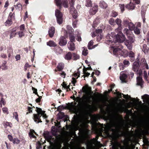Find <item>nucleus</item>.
<instances>
[{"label": "nucleus", "mask_w": 149, "mask_h": 149, "mask_svg": "<svg viewBox=\"0 0 149 149\" xmlns=\"http://www.w3.org/2000/svg\"><path fill=\"white\" fill-rule=\"evenodd\" d=\"M93 41L92 40H91L88 43V49H91L97 46V45H96L92 46L93 44Z\"/></svg>", "instance_id": "obj_24"}, {"label": "nucleus", "mask_w": 149, "mask_h": 149, "mask_svg": "<svg viewBox=\"0 0 149 149\" xmlns=\"http://www.w3.org/2000/svg\"><path fill=\"white\" fill-rule=\"evenodd\" d=\"M115 21L113 18H111L109 20V23L111 25H114L115 24Z\"/></svg>", "instance_id": "obj_50"}, {"label": "nucleus", "mask_w": 149, "mask_h": 149, "mask_svg": "<svg viewBox=\"0 0 149 149\" xmlns=\"http://www.w3.org/2000/svg\"><path fill=\"white\" fill-rule=\"evenodd\" d=\"M65 109V106H63V105L60 106L58 107L57 108V110L59 111H60L63 110H64Z\"/></svg>", "instance_id": "obj_51"}, {"label": "nucleus", "mask_w": 149, "mask_h": 149, "mask_svg": "<svg viewBox=\"0 0 149 149\" xmlns=\"http://www.w3.org/2000/svg\"><path fill=\"white\" fill-rule=\"evenodd\" d=\"M25 26L24 24L21 25L20 26V31H24Z\"/></svg>", "instance_id": "obj_63"}, {"label": "nucleus", "mask_w": 149, "mask_h": 149, "mask_svg": "<svg viewBox=\"0 0 149 149\" xmlns=\"http://www.w3.org/2000/svg\"><path fill=\"white\" fill-rule=\"evenodd\" d=\"M125 45L127 47L128 49L129 50H131L132 49V46L131 44L127 41H126L125 42Z\"/></svg>", "instance_id": "obj_41"}, {"label": "nucleus", "mask_w": 149, "mask_h": 149, "mask_svg": "<svg viewBox=\"0 0 149 149\" xmlns=\"http://www.w3.org/2000/svg\"><path fill=\"white\" fill-rule=\"evenodd\" d=\"M130 22L127 19H124L123 21V24L125 26H127Z\"/></svg>", "instance_id": "obj_38"}, {"label": "nucleus", "mask_w": 149, "mask_h": 149, "mask_svg": "<svg viewBox=\"0 0 149 149\" xmlns=\"http://www.w3.org/2000/svg\"><path fill=\"white\" fill-rule=\"evenodd\" d=\"M122 49H120V55L121 56H123L124 57L125 56L126 53H127V51L126 50H122Z\"/></svg>", "instance_id": "obj_37"}, {"label": "nucleus", "mask_w": 149, "mask_h": 149, "mask_svg": "<svg viewBox=\"0 0 149 149\" xmlns=\"http://www.w3.org/2000/svg\"><path fill=\"white\" fill-rule=\"evenodd\" d=\"M11 17L9 16L8 17V19L5 23V24L6 26H9L12 23V21L11 20Z\"/></svg>", "instance_id": "obj_21"}, {"label": "nucleus", "mask_w": 149, "mask_h": 149, "mask_svg": "<svg viewBox=\"0 0 149 149\" xmlns=\"http://www.w3.org/2000/svg\"><path fill=\"white\" fill-rule=\"evenodd\" d=\"M139 61L138 58H137L136 59V61L133 63L132 65V70L135 72H137V74L139 75L142 73L141 71L139 70Z\"/></svg>", "instance_id": "obj_6"}, {"label": "nucleus", "mask_w": 149, "mask_h": 149, "mask_svg": "<svg viewBox=\"0 0 149 149\" xmlns=\"http://www.w3.org/2000/svg\"><path fill=\"white\" fill-rule=\"evenodd\" d=\"M143 76L144 79L149 83V81L148 79V77L147 75V72L145 71H144L143 72Z\"/></svg>", "instance_id": "obj_47"}, {"label": "nucleus", "mask_w": 149, "mask_h": 149, "mask_svg": "<svg viewBox=\"0 0 149 149\" xmlns=\"http://www.w3.org/2000/svg\"><path fill=\"white\" fill-rule=\"evenodd\" d=\"M129 29L131 30H133L135 27L134 24L131 22H130L128 25Z\"/></svg>", "instance_id": "obj_35"}, {"label": "nucleus", "mask_w": 149, "mask_h": 149, "mask_svg": "<svg viewBox=\"0 0 149 149\" xmlns=\"http://www.w3.org/2000/svg\"><path fill=\"white\" fill-rule=\"evenodd\" d=\"M47 45L50 47H55L56 46V44L53 41H50L47 42Z\"/></svg>", "instance_id": "obj_36"}, {"label": "nucleus", "mask_w": 149, "mask_h": 149, "mask_svg": "<svg viewBox=\"0 0 149 149\" xmlns=\"http://www.w3.org/2000/svg\"><path fill=\"white\" fill-rule=\"evenodd\" d=\"M127 77V75L126 74L123 73V72H122L120 74V80L123 82H125V80Z\"/></svg>", "instance_id": "obj_22"}, {"label": "nucleus", "mask_w": 149, "mask_h": 149, "mask_svg": "<svg viewBox=\"0 0 149 149\" xmlns=\"http://www.w3.org/2000/svg\"><path fill=\"white\" fill-rule=\"evenodd\" d=\"M16 29H13L12 30L11 33L10 35V38H13L15 36V35L16 34Z\"/></svg>", "instance_id": "obj_34"}, {"label": "nucleus", "mask_w": 149, "mask_h": 149, "mask_svg": "<svg viewBox=\"0 0 149 149\" xmlns=\"http://www.w3.org/2000/svg\"><path fill=\"white\" fill-rule=\"evenodd\" d=\"M119 6L122 12H123L124 10V6L123 4H119Z\"/></svg>", "instance_id": "obj_58"}, {"label": "nucleus", "mask_w": 149, "mask_h": 149, "mask_svg": "<svg viewBox=\"0 0 149 149\" xmlns=\"http://www.w3.org/2000/svg\"><path fill=\"white\" fill-rule=\"evenodd\" d=\"M68 48L71 51H74L75 49L74 43L71 42H69L68 44Z\"/></svg>", "instance_id": "obj_14"}, {"label": "nucleus", "mask_w": 149, "mask_h": 149, "mask_svg": "<svg viewBox=\"0 0 149 149\" xmlns=\"http://www.w3.org/2000/svg\"><path fill=\"white\" fill-rule=\"evenodd\" d=\"M93 92H92L91 90H90L88 92V95L90 96H88L87 97V101L88 102L89 104H91L92 102L91 100V98H92L94 102L97 101L100 98V96L98 93H97V95H96L95 97H93L91 95L93 93Z\"/></svg>", "instance_id": "obj_8"}, {"label": "nucleus", "mask_w": 149, "mask_h": 149, "mask_svg": "<svg viewBox=\"0 0 149 149\" xmlns=\"http://www.w3.org/2000/svg\"><path fill=\"white\" fill-rule=\"evenodd\" d=\"M75 0H69L70 6V13L72 15V17L74 19H76L78 16L77 12L75 8L73 6Z\"/></svg>", "instance_id": "obj_4"}, {"label": "nucleus", "mask_w": 149, "mask_h": 149, "mask_svg": "<svg viewBox=\"0 0 149 149\" xmlns=\"http://www.w3.org/2000/svg\"><path fill=\"white\" fill-rule=\"evenodd\" d=\"M143 101L147 104H149V95L145 94L142 96Z\"/></svg>", "instance_id": "obj_18"}, {"label": "nucleus", "mask_w": 149, "mask_h": 149, "mask_svg": "<svg viewBox=\"0 0 149 149\" xmlns=\"http://www.w3.org/2000/svg\"><path fill=\"white\" fill-rule=\"evenodd\" d=\"M64 65L62 63H60L58 65L57 68L59 71L62 70L64 68Z\"/></svg>", "instance_id": "obj_44"}, {"label": "nucleus", "mask_w": 149, "mask_h": 149, "mask_svg": "<svg viewBox=\"0 0 149 149\" xmlns=\"http://www.w3.org/2000/svg\"><path fill=\"white\" fill-rule=\"evenodd\" d=\"M92 141V143L93 144L96 145L98 146H100V143L98 142L97 139L94 138L93 139Z\"/></svg>", "instance_id": "obj_46"}, {"label": "nucleus", "mask_w": 149, "mask_h": 149, "mask_svg": "<svg viewBox=\"0 0 149 149\" xmlns=\"http://www.w3.org/2000/svg\"><path fill=\"white\" fill-rule=\"evenodd\" d=\"M112 127H114L115 129H111V131L114 133H116L118 130L117 125L116 123H114L111 125Z\"/></svg>", "instance_id": "obj_25"}, {"label": "nucleus", "mask_w": 149, "mask_h": 149, "mask_svg": "<svg viewBox=\"0 0 149 149\" xmlns=\"http://www.w3.org/2000/svg\"><path fill=\"white\" fill-rule=\"evenodd\" d=\"M89 122L87 116L85 114L83 113L79 117L74 118L72 123L74 127L84 128L86 127L87 124Z\"/></svg>", "instance_id": "obj_2"}, {"label": "nucleus", "mask_w": 149, "mask_h": 149, "mask_svg": "<svg viewBox=\"0 0 149 149\" xmlns=\"http://www.w3.org/2000/svg\"><path fill=\"white\" fill-rule=\"evenodd\" d=\"M13 117H15V118L17 121H19V119L18 118V115L17 112H15L13 113Z\"/></svg>", "instance_id": "obj_57"}, {"label": "nucleus", "mask_w": 149, "mask_h": 149, "mask_svg": "<svg viewBox=\"0 0 149 149\" xmlns=\"http://www.w3.org/2000/svg\"><path fill=\"white\" fill-rule=\"evenodd\" d=\"M111 49H113V52L114 55L116 56H118L120 55V49H123V47L122 45H120L118 47L114 48L113 46L111 47Z\"/></svg>", "instance_id": "obj_10"}, {"label": "nucleus", "mask_w": 149, "mask_h": 149, "mask_svg": "<svg viewBox=\"0 0 149 149\" xmlns=\"http://www.w3.org/2000/svg\"><path fill=\"white\" fill-rule=\"evenodd\" d=\"M6 63L7 62L6 61H4L2 63L1 66L0 67L1 68L2 70H6L8 69V66L6 65Z\"/></svg>", "instance_id": "obj_27"}, {"label": "nucleus", "mask_w": 149, "mask_h": 149, "mask_svg": "<svg viewBox=\"0 0 149 149\" xmlns=\"http://www.w3.org/2000/svg\"><path fill=\"white\" fill-rule=\"evenodd\" d=\"M2 110L3 113H6L7 114L8 113V110L7 107H5L3 108L2 109Z\"/></svg>", "instance_id": "obj_56"}, {"label": "nucleus", "mask_w": 149, "mask_h": 149, "mask_svg": "<svg viewBox=\"0 0 149 149\" xmlns=\"http://www.w3.org/2000/svg\"><path fill=\"white\" fill-rule=\"evenodd\" d=\"M2 104H3L4 106L6 104V102L4 100L3 97L1 98V99L0 101V107H2Z\"/></svg>", "instance_id": "obj_52"}, {"label": "nucleus", "mask_w": 149, "mask_h": 149, "mask_svg": "<svg viewBox=\"0 0 149 149\" xmlns=\"http://www.w3.org/2000/svg\"><path fill=\"white\" fill-rule=\"evenodd\" d=\"M126 7L129 10H133L135 8V6L133 3L130 2L126 5Z\"/></svg>", "instance_id": "obj_26"}, {"label": "nucleus", "mask_w": 149, "mask_h": 149, "mask_svg": "<svg viewBox=\"0 0 149 149\" xmlns=\"http://www.w3.org/2000/svg\"><path fill=\"white\" fill-rule=\"evenodd\" d=\"M55 29L54 27H51L49 29L48 33L49 36L52 37L54 36L55 33Z\"/></svg>", "instance_id": "obj_19"}, {"label": "nucleus", "mask_w": 149, "mask_h": 149, "mask_svg": "<svg viewBox=\"0 0 149 149\" xmlns=\"http://www.w3.org/2000/svg\"><path fill=\"white\" fill-rule=\"evenodd\" d=\"M69 38L70 40L69 42H73L75 41V37L74 34L70 33L69 35Z\"/></svg>", "instance_id": "obj_33"}, {"label": "nucleus", "mask_w": 149, "mask_h": 149, "mask_svg": "<svg viewBox=\"0 0 149 149\" xmlns=\"http://www.w3.org/2000/svg\"><path fill=\"white\" fill-rule=\"evenodd\" d=\"M134 54L132 51H130L129 53V56L131 58L130 61H133L134 60Z\"/></svg>", "instance_id": "obj_29"}, {"label": "nucleus", "mask_w": 149, "mask_h": 149, "mask_svg": "<svg viewBox=\"0 0 149 149\" xmlns=\"http://www.w3.org/2000/svg\"><path fill=\"white\" fill-rule=\"evenodd\" d=\"M57 115L59 119H61L65 116L64 113L61 111L58 113Z\"/></svg>", "instance_id": "obj_49"}, {"label": "nucleus", "mask_w": 149, "mask_h": 149, "mask_svg": "<svg viewBox=\"0 0 149 149\" xmlns=\"http://www.w3.org/2000/svg\"><path fill=\"white\" fill-rule=\"evenodd\" d=\"M98 10V6L96 4H94V6L91 8L89 11V13L92 15H95Z\"/></svg>", "instance_id": "obj_13"}, {"label": "nucleus", "mask_w": 149, "mask_h": 149, "mask_svg": "<svg viewBox=\"0 0 149 149\" xmlns=\"http://www.w3.org/2000/svg\"><path fill=\"white\" fill-rule=\"evenodd\" d=\"M115 22L116 24L118 26V27H122V20L121 19L117 18L115 20Z\"/></svg>", "instance_id": "obj_32"}, {"label": "nucleus", "mask_w": 149, "mask_h": 149, "mask_svg": "<svg viewBox=\"0 0 149 149\" xmlns=\"http://www.w3.org/2000/svg\"><path fill=\"white\" fill-rule=\"evenodd\" d=\"M123 63L124 65L126 67L128 66L130 64L129 61L126 60L123 61Z\"/></svg>", "instance_id": "obj_53"}, {"label": "nucleus", "mask_w": 149, "mask_h": 149, "mask_svg": "<svg viewBox=\"0 0 149 149\" xmlns=\"http://www.w3.org/2000/svg\"><path fill=\"white\" fill-rule=\"evenodd\" d=\"M55 1L57 6H60L63 5L64 7H65V5L64 3L61 1V0H55Z\"/></svg>", "instance_id": "obj_31"}, {"label": "nucleus", "mask_w": 149, "mask_h": 149, "mask_svg": "<svg viewBox=\"0 0 149 149\" xmlns=\"http://www.w3.org/2000/svg\"><path fill=\"white\" fill-rule=\"evenodd\" d=\"M24 32L22 31H20L18 32V34L19 37H22L24 36Z\"/></svg>", "instance_id": "obj_62"}, {"label": "nucleus", "mask_w": 149, "mask_h": 149, "mask_svg": "<svg viewBox=\"0 0 149 149\" xmlns=\"http://www.w3.org/2000/svg\"><path fill=\"white\" fill-rule=\"evenodd\" d=\"M118 15L117 13L114 11H113L112 12V13L111 14V16L113 17H116Z\"/></svg>", "instance_id": "obj_59"}, {"label": "nucleus", "mask_w": 149, "mask_h": 149, "mask_svg": "<svg viewBox=\"0 0 149 149\" xmlns=\"http://www.w3.org/2000/svg\"><path fill=\"white\" fill-rule=\"evenodd\" d=\"M5 125L7 126H9L10 127H11L12 125L11 123L8 122H6L4 123Z\"/></svg>", "instance_id": "obj_64"}, {"label": "nucleus", "mask_w": 149, "mask_h": 149, "mask_svg": "<svg viewBox=\"0 0 149 149\" xmlns=\"http://www.w3.org/2000/svg\"><path fill=\"white\" fill-rule=\"evenodd\" d=\"M73 55V60H77L79 59L80 56L79 55L75 53H72Z\"/></svg>", "instance_id": "obj_39"}, {"label": "nucleus", "mask_w": 149, "mask_h": 149, "mask_svg": "<svg viewBox=\"0 0 149 149\" xmlns=\"http://www.w3.org/2000/svg\"><path fill=\"white\" fill-rule=\"evenodd\" d=\"M13 143L15 144H18L20 142V141L17 138H14L12 141Z\"/></svg>", "instance_id": "obj_45"}, {"label": "nucleus", "mask_w": 149, "mask_h": 149, "mask_svg": "<svg viewBox=\"0 0 149 149\" xmlns=\"http://www.w3.org/2000/svg\"><path fill=\"white\" fill-rule=\"evenodd\" d=\"M116 94L118 95L119 97H121L122 95H123V97L124 98H125L127 99H129L130 97L128 95H125L124 94H121L120 93H119L118 92H117L116 93Z\"/></svg>", "instance_id": "obj_28"}, {"label": "nucleus", "mask_w": 149, "mask_h": 149, "mask_svg": "<svg viewBox=\"0 0 149 149\" xmlns=\"http://www.w3.org/2000/svg\"><path fill=\"white\" fill-rule=\"evenodd\" d=\"M116 41L120 43L123 42L126 39L125 36L121 32L118 33L116 36Z\"/></svg>", "instance_id": "obj_9"}, {"label": "nucleus", "mask_w": 149, "mask_h": 149, "mask_svg": "<svg viewBox=\"0 0 149 149\" xmlns=\"http://www.w3.org/2000/svg\"><path fill=\"white\" fill-rule=\"evenodd\" d=\"M148 49L147 45L146 44H144L143 46L142 51L145 53L147 52Z\"/></svg>", "instance_id": "obj_42"}, {"label": "nucleus", "mask_w": 149, "mask_h": 149, "mask_svg": "<svg viewBox=\"0 0 149 149\" xmlns=\"http://www.w3.org/2000/svg\"><path fill=\"white\" fill-rule=\"evenodd\" d=\"M99 6L103 9H105L107 7V5L104 1H101L99 3Z\"/></svg>", "instance_id": "obj_20"}, {"label": "nucleus", "mask_w": 149, "mask_h": 149, "mask_svg": "<svg viewBox=\"0 0 149 149\" xmlns=\"http://www.w3.org/2000/svg\"><path fill=\"white\" fill-rule=\"evenodd\" d=\"M84 49L82 51V54L84 56H86L88 54V50L86 48L84 47L83 48Z\"/></svg>", "instance_id": "obj_48"}, {"label": "nucleus", "mask_w": 149, "mask_h": 149, "mask_svg": "<svg viewBox=\"0 0 149 149\" xmlns=\"http://www.w3.org/2000/svg\"><path fill=\"white\" fill-rule=\"evenodd\" d=\"M14 6L17 10H20L22 8V5L20 3H17V5H15Z\"/></svg>", "instance_id": "obj_55"}, {"label": "nucleus", "mask_w": 149, "mask_h": 149, "mask_svg": "<svg viewBox=\"0 0 149 149\" xmlns=\"http://www.w3.org/2000/svg\"><path fill=\"white\" fill-rule=\"evenodd\" d=\"M55 15L57 18V21L59 24H61L62 22V13L58 10H56L55 12Z\"/></svg>", "instance_id": "obj_11"}, {"label": "nucleus", "mask_w": 149, "mask_h": 149, "mask_svg": "<svg viewBox=\"0 0 149 149\" xmlns=\"http://www.w3.org/2000/svg\"><path fill=\"white\" fill-rule=\"evenodd\" d=\"M92 3L91 0H86L85 5L86 6L89 7L92 6Z\"/></svg>", "instance_id": "obj_43"}, {"label": "nucleus", "mask_w": 149, "mask_h": 149, "mask_svg": "<svg viewBox=\"0 0 149 149\" xmlns=\"http://www.w3.org/2000/svg\"><path fill=\"white\" fill-rule=\"evenodd\" d=\"M102 36L101 35V34H98L97 36V40L99 41L102 38Z\"/></svg>", "instance_id": "obj_60"}, {"label": "nucleus", "mask_w": 149, "mask_h": 149, "mask_svg": "<svg viewBox=\"0 0 149 149\" xmlns=\"http://www.w3.org/2000/svg\"><path fill=\"white\" fill-rule=\"evenodd\" d=\"M59 133L60 134L58 135H55V138H52L51 136L50 135L48 132H45L43 135L45 139L49 142L50 144L55 142L59 143H63L64 146L63 148L61 149V146L59 145L58 149H65V129L64 127L61 130Z\"/></svg>", "instance_id": "obj_1"}, {"label": "nucleus", "mask_w": 149, "mask_h": 149, "mask_svg": "<svg viewBox=\"0 0 149 149\" xmlns=\"http://www.w3.org/2000/svg\"><path fill=\"white\" fill-rule=\"evenodd\" d=\"M92 124V129L95 132H97L102 131L103 129L102 127L100 125V123H97L95 121L91 123Z\"/></svg>", "instance_id": "obj_7"}, {"label": "nucleus", "mask_w": 149, "mask_h": 149, "mask_svg": "<svg viewBox=\"0 0 149 149\" xmlns=\"http://www.w3.org/2000/svg\"><path fill=\"white\" fill-rule=\"evenodd\" d=\"M132 140L130 137H128L125 139L123 144L124 146V149H134L135 148L134 146H132L130 144L129 142H131Z\"/></svg>", "instance_id": "obj_5"}, {"label": "nucleus", "mask_w": 149, "mask_h": 149, "mask_svg": "<svg viewBox=\"0 0 149 149\" xmlns=\"http://www.w3.org/2000/svg\"><path fill=\"white\" fill-rule=\"evenodd\" d=\"M112 149H124V147L121 145L118 142H115L113 143L112 146Z\"/></svg>", "instance_id": "obj_12"}, {"label": "nucleus", "mask_w": 149, "mask_h": 149, "mask_svg": "<svg viewBox=\"0 0 149 149\" xmlns=\"http://www.w3.org/2000/svg\"><path fill=\"white\" fill-rule=\"evenodd\" d=\"M137 84L140 86L141 87H142V85L143 83V81L142 79V78L139 76L136 78Z\"/></svg>", "instance_id": "obj_16"}, {"label": "nucleus", "mask_w": 149, "mask_h": 149, "mask_svg": "<svg viewBox=\"0 0 149 149\" xmlns=\"http://www.w3.org/2000/svg\"><path fill=\"white\" fill-rule=\"evenodd\" d=\"M128 37V40H127V42L129 41V42L130 44L134 42L135 41V37L134 35H132L131 36H127Z\"/></svg>", "instance_id": "obj_23"}, {"label": "nucleus", "mask_w": 149, "mask_h": 149, "mask_svg": "<svg viewBox=\"0 0 149 149\" xmlns=\"http://www.w3.org/2000/svg\"><path fill=\"white\" fill-rule=\"evenodd\" d=\"M59 44L61 46L65 45V36L64 35L60 37L59 40Z\"/></svg>", "instance_id": "obj_15"}, {"label": "nucleus", "mask_w": 149, "mask_h": 149, "mask_svg": "<svg viewBox=\"0 0 149 149\" xmlns=\"http://www.w3.org/2000/svg\"><path fill=\"white\" fill-rule=\"evenodd\" d=\"M134 33L137 35H139L140 33V30L137 27H135L133 29Z\"/></svg>", "instance_id": "obj_40"}, {"label": "nucleus", "mask_w": 149, "mask_h": 149, "mask_svg": "<svg viewBox=\"0 0 149 149\" xmlns=\"http://www.w3.org/2000/svg\"><path fill=\"white\" fill-rule=\"evenodd\" d=\"M122 29V27H118V28L116 29L115 30V31L116 32L118 33H121V30Z\"/></svg>", "instance_id": "obj_54"}, {"label": "nucleus", "mask_w": 149, "mask_h": 149, "mask_svg": "<svg viewBox=\"0 0 149 149\" xmlns=\"http://www.w3.org/2000/svg\"><path fill=\"white\" fill-rule=\"evenodd\" d=\"M32 89L33 91V93L36 95L38 96H39V95L38 94L37 89L33 87H32Z\"/></svg>", "instance_id": "obj_61"}, {"label": "nucleus", "mask_w": 149, "mask_h": 149, "mask_svg": "<svg viewBox=\"0 0 149 149\" xmlns=\"http://www.w3.org/2000/svg\"><path fill=\"white\" fill-rule=\"evenodd\" d=\"M36 112L37 113L36 114H34L33 118L34 121L36 123H39L42 122L40 119V117L42 116V117L44 118H47V115L45 114V111H42L41 108L36 107Z\"/></svg>", "instance_id": "obj_3"}, {"label": "nucleus", "mask_w": 149, "mask_h": 149, "mask_svg": "<svg viewBox=\"0 0 149 149\" xmlns=\"http://www.w3.org/2000/svg\"><path fill=\"white\" fill-rule=\"evenodd\" d=\"M72 54L70 52H68L66 54V60H70L72 58Z\"/></svg>", "instance_id": "obj_30"}, {"label": "nucleus", "mask_w": 149, "mask_h": 149, "mask_svg": "<svg viewBox=\"0 0 149 149\" xmlns=\"http://www.w3.org/2000/svg\"><path fill=\"white\" fill-rule=\"evenodd\" d=\"M140 65H142L144 67L147 69H149L148 65L145 59L144 58H142L141 59L140 63Z\"/></svg>", "instance_id": "obj_17"}]
</instances>
